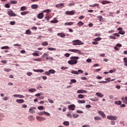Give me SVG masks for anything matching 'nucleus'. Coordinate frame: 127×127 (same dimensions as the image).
I'll use <instances>...</instances> for the list:
<instances>
[{
    "instance_id": "obj_57",
    "label": "nucleus",
    "mask_w": 127,
    "mask_h": 127,
    "mask_svg": "<svg viewBox=\"0 0 127 127\" xmlns=\"http://www.w3.org/2000/svg\"><path fill=\"white\" fill-rule=\"evenodd\" d=\"M1 63H3V64H6V63H7V61H1Z\"/></svg>"
},
{
    "instance_id": "obj_13",
    "label": "nucleus",
    "mask_w": 127,
    "mask_h": 127,
    "mask_svg": "<svg viewBox=\"0 0 127 127\" xmlns=\"http://www.w3.org/2000/svg\"><path fill=\"white\" fill-rule=\"evenodd\" d=\"M87 91L84 90H79L77 91V94H83L84 93H87Z\"/></svg>"
},
{
    "instance_id": "obj_29",
    "label": "nucleus",
    "mask_w": 127,
    "mask_h": 127,
    "mask_svg": "<svg viewBox=\"0 0 127 127\" xmlns=\"http://www.w3.org/2000/svg\"><path fill=\"white\" fill-rule=\"evenodd\" d=\"M77 25L79 27L82 26V25H84V23H83V22L81 21H79L78 22V23H77Z\"/></svg>"
},
{
    "instance_id": "obj_1",
    "label": "nucleus",
    "mask_w": 127,
    "mask_h": 127,
    "mask_svg": "<svg viewBox=\"0 0 127 127\" xmlns=\"http://www.w3.org/2000/svg\"><path fill=\"white\" fill-rule=\"evenodd\" d=\"M79 57H71L70 58V60L68 61V64L69 65H76L78 63V59H79Z\"/></svg>"
},
{
    "instance_id": "obj_4",
    "label": "nucleus",
    "mask_w": 127,
    "mask_h": 127,
    "mask_svg": "<svg viewBox=\"0 0 127 127\" xmlns=\"http://www.w3.org/2000/svg\"><path fill=\"white\" fill-rule=\"evenodd\" d=\"M107 119L110 121H117L118 117L117 116H107Z\"/></svg>"
},
{
    "instance_id": "obj_48",
    "label": "nucleus",
    "mask_w": 127,
    "mask_h": 127,
    "mask_svg": "<svg viewBox=\"0 0 127 127\" xmlns=\"http://www.w3.org/2000/svg\"><path fill=\"white\" fill-rule=\"evenodd\" d=\"M48 101L51 104H53L54 103V101L52 99H48Z\"/></svg>"
},
{
    "instance_id": "obj_52",
    "label": "nucleus",
    "mask_w": 127,
    "mask_h": 127,
    "mask_svg": "<svg viewBox=\"0 0 127 127\" xmlns=\"http://www.w3.org/2000/svg\"><path fill=\"white\" fill-rule=\"evenodd\" d=\"M32 55L33 56H39V54H38L37 53H33Z\"/></svg>"
},
{
    "instance_id": "obj_11",
    "label": "nucleus",
    "mask_w": 127,
    "mask_h": 127,
    "mask_svg": "<svg viewBox=\"0 0 127 127\" xmlns=\"http://www.w3.org/2000/svg\"><path fill=\"white\" fill-rule=\"evenodd\" d=\"M34 110H36V108L35 107H31L29 109L30 113H31L32 114H34L35 113V111Z\"/></svg>"
},
{
    "instance_id": "obj_64",
    "label": "nucleus",
    "mask_w": 127,
    "mask_h": 127,
    "mask_svg": "<svg viewBox=\"0 0 127 127\" xmlns=\"http://www.w3.org/2000/svg\"><path fill=\"white\" fill-rule=\"evenodd\" d=\"M64 56H65V57H70V54H69V53H66V54L64 55Z\"/></svg>"
},
{
    "instance_id": "obj_7",
    "label": "nucleus",
    "mask_w": 127,
    "mask_h": 127,
    "mask_svg": "<svg viewBox=\"0 0 127 127\" xmlns=\"http://www.w3.org/2000/svg\"><path fill=\"white\" fill-rule=\"evenodd\" d=\"M68 51H70V52H74V53H78V52L79 53H81V52L79 50H76V49H69L68 50Z\"/></svg>"
},
{
    "instance_id": "obj_23",
    "label": "nucleus",
    "mask_w": 127,
    "mask_h": 127,
    "mask_svg": "<svg viewBox=\"0 0 127 127\" xmlns=\"http://www.w3.org/2000/svg\"><path fill=\"white\" fill-rule=\"evenodd\" d=\"M77 103H78V104H85V103H86V101L84 100H78L77 101Z\"/></svg>"
},
{
    "instance_id": "obj_54",
    "label": "nucleus",
    "mask_w": 127,
    "mask_h": 127,
    "mask_svg": "<svg viewBox=\"0 0 127 127\" xmlns=\"http://www.w3.org/2000/svg\"><path fill=\"white\" fill-rule=\"evenodd\" d=\"M38 110H43L44 109V107L43 106H39L38 107Z\"/></svg>"
},
{
    "instance_id": "obj_21",
    "label": "nucleus",
    "mask_w": 127,
    "mask_h": 127,
    "mask_svg": "<svg viewBox=\"0 0 127 127\" xmlns=\"http://www.w3.org/2000/svg\"><path fill=\"white\" fill-rule=\"evenodd\" d=\"M115 105H118V106H120V105H122V101H116L114 103Z\"/></svg>"
},
{
    "instance_id": "obj_18",
    "label": "nucleus",
    "mask_w": 127,
    "mask_h": 127,
    "mask_svg": "<svg viewBox=\"0 0 127 127\" xmlns=\"http://www.w3.org/2000/svg\"><path fill=\"white\" fill-rule=\"evenodd\" d=\"M28 13H29V11H24L20 13L21 15H26V14H28Z\"/></svg>"
},
{
    "instance_id": "obj_6",
    "label": "nucleus",
    "mask_w": 127,
    "mask_h": 127,
    "mask_svg": "<svg viewBox=\"0 0 127 127\" xmlns=\"http://www.w3.org/2000/svg\"><path fill=\"white\" fill-rule=\"evenodd\" d=\"M36 119L37 121H39V122H42L46 120V118L42 117H37Z\"/></svg>"
},
{
    "instance_id": "obj_9",
    "label": "nucleus",
    "mask_w": 127,
    "mask_h": 127,
    "mask_svg": "<svg viewBox=\"0 0 127 127\" xmlns=\"http://www.w3.org/2000/svg\"><path fill=\"white\" fill-rule=\"evenodd\" d=\"M98 114L99 115H101V116L104 119V118H106V114H105V113L102 112V111H99L98 112Z\"/></svg>"
},
{
    "instance_id": "obj_62",
    "label": "nucleus",
    "mask_w": 127,
    "mask_h": 127,
    "mask_svg": "<svg viewBox=\"0 0 127 127\" xmlns=\"http://www.w3.org/2000/svg\"><path fill=\"white\" fill-rule=\"evenodd\" d=\"M10 24L11 25H14V24H15V22H14V21L10 22Z\"/></svg>"
},
{
    "instance_id": "obj_16",
    "label": "nucleus",
    "mask_w": 127,
    "mask_h": 127,
    "mask_svg": "<svg viewBox=\"0 0 127 127\" xmlns=\"http://www.w3.org/2000/svg\"><path fill=\"white\" fill-rule=\"evenodd\" d=\"M31 8H32L33 9H37V8H38V5L33 4L31 5Z\"/></svg>"
},
{
    "instance_id": "obj_34",
    "label": "nucleus",
    "mask_w": 127,
    "mask_h": 127,
    "mask_svg": "<svg viewBox=\"0 0 127 127\" xmlns=\"http://www.w3.org/2000/svg\"><path fill=\"white\" fill-rule=\"evenodd\" d=\"M97 18L99 19V21H103V16L101 15L97 16Z\"/></svg>"
},
{
    "instance_id": "obj_3",
    "label": "nucleus",
    "mask_w": 127,
    "mask_h": 127,
    "mask_svg": "<svg viewBox=\"0 0 127 127\" xmlns=\"http://www.w3.org/2000/svg\"><path fill=\"white\" fill-rule=\"evenodd\" d=\"M7 14L9 15V16H17V14L13 12V11L11 9L8 10V11H7Z\"/></svg>"
},
{
    "instance_id": "obj_32",
    "label": "nucleus",
    "mask_w": 127,
    "mask_h": 127,
    "mask_svg": "<svg viewBox=\"0 0 127 127\" xmlns=\"http://www.w3.org/2000/svg\"><path fill=\"white\" fill-rule=\"evenodd\" d=\"M45 116H47V117H50V116H51V115H50V113L45 112L44 111V114Z\"/></svg>"
},
{
    "instance_id": "obj_37",
    "label": "nucleus",
    "mask_w": 127,
    "mask_h": 127,
    "mask_svg": "<svg viewBox=\"0 0 127 127\" xmlns=\"http://www.w3.org/2000/svg\"><path fill=\"white\" fill-rule=\"evenodd\" d=\"M78 98H79V99H84V97L82 94H79L78 95Z\"/></svg>"
},
{
    "instance_id": "obj_19",
    "label": "nucleus",
    "mask_w": 127,
    "mask_h": 127,
    "mask_svg": "<svg viewBox=\"0 0 127 127\" xmlns=\"http://www.w3.org/2000/svg\"><path fill=\"white\" fill-rule=\"evenodd\" d=\"M111 1H108V0H105L101 2L102 4H108L109 3H111Z\"/></svg>"
},
{
    "instance_id": "obj_24",
    "label": "nucleus",
    "mask_w": 127,
    "mask_h": 127,
    "mask_svg": "<svg viewBox=\"0 0 127 127\" xmlns=\"http://www.w3.org/2000/svg\"><path fill=\"white\" fill-rule=\"evenodd\" d=\"M26 9H27V7H26V6H22L20 8V10L21 11H24V10H26Z\"/></svg>"
},
{
    "instance_id": "obj_5",
    "label": "nucleus",
    "mask_w": 127,
    "mask_h": 127,
    "mask_svg": "<svg viewBox=\"0 0 127 127\" xmlns=\"http://www.w3.org/2000/svg\"><path fill=\"white\" fill-rule=\"evenodd\" d=\"M65 14L67 15H74L75 14V11L74 10L72 11H65Z\"/></svg>"
},
{
    "instance_id": "obj_8",
    "label": "nucleus",
    "mask_w": 127,
    "mask_h": 127,
    "mask_svg": "<svg viewBox=\"0 0 127 127\" xmlns=\"http://www.w3.org/2000/svg\"><path fill=\"white\" fill-rule=\"evenodd\" d=\"M75 106L74 105H70L68 106V110L74 111L75 110Z\"/></svg>"
},
{
    "instance_id": "obj_50",
    "label": "nucleus",
    "mask_w": 127,
    "mask_h": 127,
    "mask_svg": "<svg viewBox=\"0 0 127 127\" xmlns=\"http://www.w3.org/2000/svg\"><path fill=\"white\" fill-rule=\"evenodd\" d=\"M28 119H29L30 121H33V120H34L33 116H30V117L28 118Z\"/></svg>"
},
{
    "instance_id": "obj_25",
    "label": "nucleus",
    "mask_w": 127,
    "mask_h": 127,
    "mask_svg": "<svg viewBox=\"0 0 127 127\" xmlns=\"http://www.w3.org/2000/svg\"><path fill=\"white\" fill-rule=\"evenodd\" d=\"M29 91L30 93H33L34 92H36V89H35V88H31V89H29Z\"/></svg>"
},
{
    "instance_id": "obj_39",
    "label": "nucleus",
    "mask_w": 127,
    "mask_h": 127,
    "mask_svg": "<svg viewBox=\"0 0 127 127\" xmlns=\"http://www.w3.org/2000/svg\"><path fill=\"white\" fill-rule=\"evenodd\" d=\"M65 25H73V22H66Z\"/></svg>"
},
{
    "instance_id": "obj_55",
    "label": "nucleus",
    "mask_w": 127,
    "mask_h": 127,
    "mask_svg": "<svg viewBox=\"0 0 127 127\" xmlns=\"http://www.w3.org/2000/svg\"><path fill=\"white\" fill-rule=\"evenodd\" d=\"M70 82H71V83H76V82H77V80H76V79H73L70 80Z\"/></svg>"
},
{
    "instance_id": "obj_36",
    "label": "nucleus",
    "mask_w": 127,
    "mask_h": 127,
    "mask_svg": "<svg viewBox=\"0 0 127 127\" xmlns=\"http://www.w3.org/2000/svg\"><path fill=\"white\" fill-rule=\"evenodd\" d=\"M10 3L12 4H16L17 3V1L16 0H11Z\"/></svg>"
},
{
    "instance_id": "obj_12",
    "label": "nucleus",
    "mask_w": 127,
    "mask_h": 127,
    "mask_svg": "<svg viewBox=\"0 0 127 127\" xmlns=\"http://www.w3.org/2000/svg\"><path fill=\"white\" fill-rule=\"evenodd\" d=\"M121 100L123 103L127 105V97H122Z\"/></svg>"
},
{
    "instance_id": "obj_42",
    "label": "nucleus",
    "mask_w": 127,
    "mask_h": 127,
    "mask_svg": "<svg viewBox=\"0 0 127 127\" xmlns=\"http://www.w3.org/2000/svg\"><path fill=\"white\" fill-rule=\"evenodd\" d=\"M119 33H120V34H122V35H124V34H125V33H126V32H125V31H120L119 32Z\"/></svg>"
},
{
    "instance_id": "obj_2",
    "label": "nucleus",
    "mask_w": 127,
    "mask_h": 127,
    "mask_svg": "<svg viewBox=\"0 0 127 127\" xmlns=\"http://www.w3.org/2000/svg\"><path fill=\"white\" fill-rule=\"evenodd\" d=\"M72 45H83L84 44V43L82 42L80 40H75L74 41H72Z\"/></svg>"
},
{
    "instance_id": "obj_28",
    "label": "nucleus",
    "mask_w": 127,
    "mask_h": 127,
    "mask_svg": "<svg viewBox=\"0 0 127 127\" xmlns=\"http://www.w3.org/2000/svg\"><path fill=\"white\" fill-rule=\"evenodd\" d=\"M25 34H27L28 35H30V34H31V32L30 31V30H27L25 32Z\"/></svg>"
},
{
    "instance_id": "obj_10",
    "label": "nucleus",
    "mask_w": 127,
    "mask_h": 127,
    "mask_svg": "<svg viewBox=\"0 0 127 127\" xmlns=\"http://www.w3.org/2000/svg\"><path fill=\"white\" fill-rule=\"evenodd\" d=\"M58 36H60V37H62V38H64V37H65L66 36V34H65L64 33H59L57 34Z\"/></svg>"
},
{
    "instance_id": "obj_26",
    "label": "nucleus",
    "mask_w": 127,
    "mask_h": 127,
    "mask_svg": "<svg viewBox=\"0 0 127 127\" xmlns=\"http://www.w3.org/2000/svg\"><path fill=\"white\" fill-rule=\"evenodd\" d=\"M90 7H95L96 6H99L98 3H95L93 5H89Z\"/></svg>"
},
{
    "instance_id": "obj_53",
    "label": "nucleus",
    "mask_w": 127,
    "mask_h": 127,
    "mask_svg": "<svg viewBox=\"0 0 127 127\" xmlns=\"http://www.w3.org/2000/svg\"><path fill=\"white\" fill-rule=\"evenodd\" d=\"M43 12H47V13H49L50 12V9L45 10L43 11Z\"/></svg>"
},
{
    "instance_id": "obj_22",
    "label": "nucleus",
    "mask_w": 127,
    "mask_h": 127,
    "mask_svg": "<svg viewBox=\"0 0 127 127\" xmlns=\"http://www.w3.org/2000/svg\"><path fill=\"white\" fill-rule=\"evenodd\" d=\"M94 120H95V121H102V118L96 116L94 117Z\"/></svg>"
},
{
    "instance_id": "obj_40",
    "label": "nucleus",
    "mask_w": 127,
    "mask_h": 127,
    "mask_svg": "<svg viewBox=\"0 0 127 127\" xmlns=\"http://www.w3.org/2000/svg\"><path fill=\"white\" fill-rule=\"evenodd\" d=\"M58 22V20H53L51 21V23H57Z\"/></svg>"
},
{
    "instance_id": "obj_27",
    "label": "nucleus",
    "mask_w": 127,
    "mask_h": 127,
    "mask_svg": "<svg viewBox=\"0 0 127 127\" xmlns=\"http://www.w3.org/2000/svg\"><path fill=\"white\" fill-rule=\"evenodd\" d=\"M48 50H50V51H56L57 49H56V48H48Z\"/></svg>"
},
{
    "instance_id": "obj_44",
    "label": "nucleus",
    "mask_w": 127,
    "mask_h": 127,
    "mask_svg": "<svg viewBox=\"0 0 127 127\" xmlns=\"http://www.w3.org/2000/svg\"><path fill=\"white\" fill-rule=\"evenodd\" d=\"M72 117H73V118H74V119H75V118H78V117H79V115H78V114H73V115H72Z\"/></svg>"
},
{
    "instance_id": "obj_51",
    "label": "nucleus",
    "mask_w": 127,
    "mask_h": 127,
    "mask_svg": "<svg viewBox=\"0 0 127 127\" xmlns=\"http://www.w3.org/2000/svg\"><path fill=\"white\" fill-rule=\"evenodd\" d=\"M46 60H52L53 61L54 60V58H52V57H49V58H46Z\"/></svg>"
},
{
    "instance_id": "obj_20",
    "label": "nucleus",
    "mask_w": 127,
    "mask_h": 127,
    "mask_svg": "<svg viewBox=\"0 0 127 127\" xmlns=\"http://www.w3.org/2000/svg\"><path fill=\"white\" fill-rule=\"evenodd\" d=\"M71 73L72 74H74L75 75H79V72L78 71H76V70H72L71 71Z\"/></svg>"
},
{
    "instance_id": "obj_58",
    "label": "nucleus",
    "mask_w": 127,
    "mask_h": 127,
    "mask_svg": "<svg viewBox=\"0 0 127 127\" xmlns=\"http://www.w3.org/2000/svg\"><path fill=\"white\" fill-rule=\"evenodd\" d=\"M76 112L77 113V114H83V111L81 110H77Z\"/></svg>"
},
{
    "instance_id": "obj_49",
    "label": "nucleus",
    "mask_w": 127,
    "mask_h": 127,
    "mask_svg": "<svg viewBox=\"0 0 127 127\" xmlns=\"http://www.w3.org/2000/svg\"><path fill=\"white\" fill-rule=\"evenodd\" d=\"M11 69L10 68H4V71L5 72H9Z\"/></svg>"
},
{
    "instance_id": "obj_38",
    "label": "nucleus",
    "mask_w": 127,
    "mask_h": 127,
    "mask_svg": "<svg viewBox=\"0 0 127 127\" xmlns=\"http://www.w3.org/2000/svg\"><path fill=\"white\" fill-rule=\"evenodd\" d=\"M102 38L101 37H97L95 38L94 40V41H100V40H101Z\"/></svg>"
},
{
    "instance_id": "obj_41",
    "label": "nucleus",
    "mask_w": 127,
    "mask_h": 127,
    "mask_svg": "<svg viewBox=\"0 0 127 127\" xmlns=\"http://www.w3.org/2000/svg\"><path fill=\"white\" fill-rule=\"evenodd\" d=\"M1 49H2V50H3V49H9V48L8 46H4V47H2L1 48Z\"/></svg>"
},
{
    "instance_id": "obj_33",
    "label": "nucleus",
    "mask_w": 127,
    "mask_h": 127,
    "mask_svg": "<svg viewBox=\"0 0 127 127\" xmlns=\"http://www.w3.org/2000/svg\"><path fill=\"white\" fill-rule=\"evenodd\" d=\"M63 125H64V126H69V122L65 121L63 123Z\"/></svg>"
},
{
    "instance_id": "obj_60",
    "label": "nucleus",
    "mask_w": 127,
    "mask_h": 127,
    "mask_svg": "<svg viewBox=\"0 0 127 127\" xmlns=\"http://www.w3.org/2000/svg\"><path fill=\"white\" fill-rule=\"evenodd\" d=\"M45 75H47V76H49V75H50V72H49V70L48 71H46Z\"/></svg>"
},
{
    "instance_id": "obj_15",
    "label": "nucleus",
    "mask_w": 127,
    "mask_h": 127,
    "mask_svg": "<svg viewBox=\"0 0 127 127\" xmlns=\"http://www.w3.org/2000/svg\"><path fill=\"white\" fill-rule=\"evenodd\" d=\"M16 102L19 104H22L24 103V100L23 99H17L16 100Z\"/></svg>"
},
{
    "instance_id": "obj_63",
    "label": "nucleus",
    "mask_w": 127,
    "mask_h": 127,
    "mask_svg": "<svg viewBox=\"0 0 127 127\" xmlns=\"http://www.w3.org/2000/svg\"><path fill=\"white\" fill-rule=\"evenodd\" d=\"M66 117H68V118H72V115H71L70 114H67L66 115Z\"/></svg>"
},
{
    "instance_id": "obj_17",
    "label": "nucleus",
    "mask_w": 127,
    "mask_h": 127,
    "mask_svg": "<svg viewBox=\"0 0 127 127\" xmlns=\"http://www.w3.org/2000/svg\"><path fill=\"white\" fill-rule=\"evenodd\" d=\"M96 95L97 97H99V98H103V97H104V94L101 93H96Z\"/></svg>"
},
{
    "instance_id": "obj_59",
    "label": "nucleus",
    "mask_w": 127,
    "mask_h": 127,
    "mask_svg": "<svg viewBox=\"0 0 127 127\" xmlns=\"http://www.w3.org/2000/svg\"><path fill=\"white\" fill-rule=\"evenodd\" d=\"M116 72V69H111L109 71V73H114Z\"/></svg>"
},
{
    "instance_id": "obj_46",
    "label": "nucleus",
    "mask_w": 127,
    "mask_h": 127,
    "mask_svg": "<svg viewBox=\"0 0 127 127\" xmlns=\"http://www.w3.org/2000/svg\"><path fill=\"white\" fill-rule=\"evenodd\" d=\"M5 7H6V8H9V7H10V5H9V4L6 3L5 4Z\"/></svg>"
},
{
    "instance_id": "obj_47",
    "label": "nucleus",
    "mask_w": 127,
    "mask_h": 127,
    "mask_svg": "<svg viewBox=\"0 0 127 127\" xmlns=\"http://www.w3.org/2000/svg\"><path fill=\"white\" fill-rule=\"evenodd\" d=\"M45 19H46V20H47L48 21H49V19H50V16H46L45 17Z\"/></svg>"
},
{
    "instance_id": "obj_45",
    "label": "nucleus",
    "mask_w": 127,
    "mask_h": 127,
    "mask_svg": "<svg viewBox=\"0 0 127 127\" xmlns=\"http://www.w3.org/2000/svg\"><path fill=\"white\" fill-rule=\"evenodd\" d=\"M48 56V54H47V53H46L43 55L42 57L43 58H44V57H47Z\"/></svg>"
},
{
    "instance_id": "obj_35",
    "label": "nucleus",
    "mask_w": 127,
    "mask_h": 127,
    "mask_svg": "<svg viewBox=\"0 0 127 127\" xmlns=\"http://www.w3.org/2000/svg\"><path fill=\"white\" fill-rule=\"evenodd\" d=\"M42 45L43 46H47L48 45V42H44L42 44Z\"/></svg>"
},
{
    "instance_id": "obj_56",
    "label": "nucleus",
    "mask_w": 127,
    "mask_h": 127,
    "mask_svg": "<svg viewBox=\"0 0 127 127\" xmlns=\"http://www.w3.org/2000/svg\"><path fill=\"white\" fill-rule=\"evenodd\" d=\"M38 115H39V116H43V115H44V111L42 112H39L38 113Z\"/></svg>"
},
{
    "instance_id": "obj_43",
    "label": "nucleus",
    "mask_w": 127,
    "mask_h": 127,
    "mask_svg": "<svg viewBox=\"0 0 127 127\" xmlns=\"http://www.w3.org/2000/svg\"><path fill=\"white\" fill-rule=\"evenodd\" d=\"M98 83L99 84H106V83H108V81H99Z\"/></svg>"
},
{
    "instance_id": "obj_14",
    "label": "nucleus",
    "mask_w": 127,
    "mask_h": 127,
    "mask_svg": "<svg viewBox=\"0 0 127 127\" xmlns=\"http://www.w3.org/2000/svg\"><path fill=\"white\" fill-rule=\"evenodd\" d=\"M38 18H39V19H42V18L43 17V13H39L37 15Z\"/></svg>"
},
{
    "instance_id": "obj_30",
    "label": "nucleus",
    "mask_w": 127,
    "mask_h": 127,
    "mask_svg": "<svg viewBox=\"0 0 127 127\" xmlns=\"http://www.w3.org/2000/svg\"><path fill=\"white\" fill-rule=\"evenodd\" d=\"M124 65L125 66H126V67H127V58H124Z\"/></svg>"
},
{
    "instance_id": "obj_61",
    "label": "nucleus",
    "mask_w": 127,
    "mask_h": 127,
    "mask_svg": "<svg viewBox=\"0 0 127 127\" xmlns=\"http://www.w3.org/2000/svg\"><path fill=\"white\" fill-rule=\"evenodd\" d=\"M77 72H78V73H84V71H83V70H81V69H78V70H77Z\"/></svg>"
},
{
    "instance_id": "obj_31",
    "label": "nucleus",
    "mask_w": 127,
    "mask_h": 127,
    "mask_svg": "<svg viewBox=\"0 0 127 127\" xmlns=\"http://www.w3.org/2000/svg\"><path fill=\"white\" fill-rule=\"evenodd\" d=\"M50 73L54 74L56 72V71L54 69H50L49 70Z\"/></svg>"
}]
</instances>
